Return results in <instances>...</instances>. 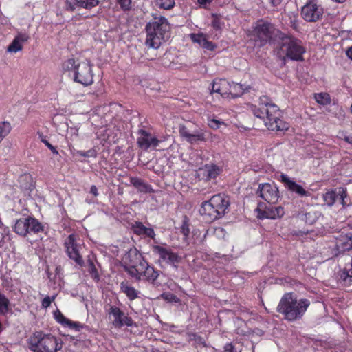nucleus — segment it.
<instances>
[{"instance_id":"nucleus-1","label":"nucleus","mask_w":352,"mask_h":352,"mask_svg":"<svg viewBox=\"0 0 352 352\" xmlns=\"http://www.w3.org/2000/svg\"><path fill=\"white\" fill-rule=\"evenodd\" d=\"M124 269L137 281L146 280L154 283L160 276L159 271L148 264L135 248H131L123 256Z\"/></svg>"},{"instance_id":"nucleus-14","label":"nucleus","mask_w":352,"mask_h":352,"mask_svg":"<svg viewBox=\"0 0 352 352\" xmlns=\"http://www.w3.org/2000/svg\"><path fill=\"white\" fill-rule=\"evenodd\" d=\"M160 140L155 136H153L151 133L144 129H140L138 131L137 144L140 148L147 151L150 147H157L159 146Z\"/></svg>"},{"instance_id":"nucleus-60","label":"nucleus","mask_w":352,"mask_h":352,"mask_svg":"<svg viewBox=\"0 0 352 352\" xmlns=\"http://www.w3.org/2000/svg\"><path fill=\"white\" fill-rule=\"evenodd\" d=\"M350 110H352V104L351 105V109Z\"/></svg>"},{"instance_id":"nucleus-29","label":"nucleus","mask_w":352,"mask_h":352,"mask_svg":"<svg viewBox=\"0 0 352 352\" xmlns=\"http://www.w3.org/2000/svg\"><path fill=\"white\" fill-rule=\"evenodd\" d=\"M189 341L192 342L198 352H207L208 345L204 338L197 333L189 334Z\"/></svg>"},{"instance_id":"nucleus-44","label":"nucleus","mask_w":352,"mask_h":352,"mask_svg":"<svg viewBox=\"0 0 352 352\" xmlns=\"http://www.w3.org/2000/svg\"><path fill=\"white\" fill-rule=\"evenodd\" d=\"M65 327H68L71 329H74L77 331H79L84 327V324L80 323V322H76L69 320Z\"/></svg>"},{"instance_id":"nucleus-52","label":"nucleus","mask_w":352,"mask_h":352,"mask_svg":"<svg viewBox=\"0 0 352 352\" xmlns=\"http://www.w3.org/2000/svg\"><path fill=\"white\" fill-rule=\"evenodd\" d=\"M308 234V232H305L302 230H293L291 232V234L294 236L296 237H302L305 235H307Z\"/></svg>"},{"instance_id":"nucleus-43","label":"nucleus","mask_w":352,"mask_h":352,"mask_svg":"<svg viewBox=\"0 0 352 352\" xmlns=\"http://www.w3.org/2000/svg\"><path fill=\"white\" fill-rule=\"evenodd\" d=\"M213 18L212 21V26L217 30H221L223 23L221 21V18L216 14H212Z\"/></svg>"},{"instance_id":"nucleus-28","label":"nucleus","mask_w":352,"mask_h":352,"mask_svg":"<svg viewBox=\"0 0 352 352\" xmlns=\"http://www.w3.org/2000/svg\"><path fill=\"white\" fill-rule=\"evenodd\" d=\"M120 290L124 293L130 301H133L139 297L140 292L131 286L128 281H122L120 283Z\"/></svg>"},{"instance_id":"nucleus-40","label":"nucleus","mask_w":352,"mask_h":352,"mask_svg":"<svg viewBox=\"0 0 352 352\" xmlns=\"http://www.w3.org/2000/svg\"><path fill=\"white\" fill-rule=\"evenodd\" d=\"M190 220L187 216H184L182 221V224L180 228L181 233L186 237H188L190 234Z\"/></svg>"},{"instance_id":"nucleus-53","label":"nucleus","mask_w":352,"mask_h":352,"mask_svg":"<svg viewBox=\"0 0 352 352\" xmlns=\"http://www.w3.org/2000/svg\"><path fill=\"white\" fill-rule=\"evenodd\" d=\"M340 135L346 142L352 144V137L346 135L344 131L340 132Z\"/></svg>"},{"instance_id":"nucleus-21","label":"nucleus","mask_w":352,"mask_h":352,"mask_svg":"<svg viewBox=\"0 0 352 352\" xmlns=\"http://www.w3.org/2000/svg\"><path fill=\"white\" fill-rule=\"evenodd\" d=\"M336 248L339 253H344L352 249V234H340L336 238Z\"/></svg>"},{"instance_id":"nucleus-13","label":"nucleus","mask_w":352,"mask_h":352,"mask_svg":"<svg viewBox=\"0 0 352 352\" xmlns=\"http://www.w3.org/2000/svg\"><path fill=\"white\" fill-rule=\"evenodd\" d=\"M107 313L109 318L112 316V324L116 328H121L123 326L132 327L133 320L131 317L126 315L118 307L111 305Z\"/></svg>"},{"instance_id":"nucleus-22","label":"nucleus","mask_w":352,"mask_h":352,"mask_svg":"<svg viewBox=\"0 0 352 352\" xmlns=\"http://www.w3.org/2000/svg\"><path fill=\"white\" fill-rule=\"evenodd\" d=\"M30 38L25 33H19L8 47L7 51L10 53H16L23 50V44Z\"/></svg>"},{"instance_id":"nucleus-48","label":"nucleus","mask_w":352,"mask_h":352,"mask_svg":"<svg viewBox=\"0 0 352 352\" xmlns=\"http://www.w3.org/2000/svg\"><path fill=\"white\" fill-rule=\"evenodd\" d=\"M56 296H53L52 297L46 296L45 297L42 302H41V306L43 308L47 309L51 305V303L55 300Z\"/></svg>"},{"instance_id":"nucleus-16","label":"nucleus","mask_w":352,"mask_h":352,"mask_svg":"<svg viewBox=\"0 0 352 352\" xmlns=\"http://www.w3.org/2000/svg\"><path fill=\"white\" fill-rule=\"evenodd\" d=\"M153 252L159 256L160 260L174 267H177L180 261L178 254L173 252L170 249L160 245H155Z\"/></svg>"},{"instance_id":"nucleus-46","label":"nucleus","mask_w":352,"mask_h":352,"mask_svg":"<svg viewBox=\"0 0 352 352\" xmlns=\"http://www.w3.org/2000/svg\"><path fill=\"white\" fill-rule=\"evenodd\" d=\"M208 124L210 128L213 129H217L220 127L221 124H224V122H221L217 119H210L208 120Z\"/></svg>"},{"instance_id":"nucleus-49","label":"nucleus","mask_w":352,"mask_h":352,"mask_svg":"<svg viewBox=\"0 0 352 352\" xmlns=\"http://www.w3.org/2000/svg\"><path fill=\"white\" fill-rule=\"evenodd\" d=\"M202 47L210 51H213L216 48V45L211 41L206 40L202 45Z\"/></svg>"},{"instance_id":"nucleus-31","label":"nucleus","mask_w":352,"mask_h":352,"mask_svg":"<svg viewBox=\"0 0 352 352\" xmlns=\"http://www.w3.org/2000/svg\"><path fill=\"white\" fill-rule=\"evenodd\" d=\"M83 267L87 268V272H89L91 277L96 281H98L100 279V275L95 265L94 261L90 256H88L87 265L85 264Z\"/></svg>"},{"instance_id":"nucleus-7","label":"nucleus","mask_w":352,"mask_h":352,"mask_svg":"<svg viewBox=\"0 0 352 352\" xmlns=\"http://www.w3.org/2000/svg\"><path fill=\"white\" fill-rule=\"evenodd\" d=\"M65 71L73 72L74 80L84 86L91 85L94 74L91 65L89 62H78L74 58L65 60L63 64Z\"/></svg>"},{"instance_id":"nucleus-6","label":"nucleus","mask_w":352,"mask_h":352,"mask_svg":"<svg viewBox=\"0 0 352 352\" xmlns=\"http://www.w3.org/2000/svg\"><path fill=\"white\" fill-rule=\"evenodd\" d=\"M28 343L32 352H57L62 348V342L56 336L41 331L34 333Z\"/></svg>"},{"instance_id":"nucleus-23","label":"nucleus","mask_w":352,"mask_h":352,"mask_svg":"<svg viewBox=\"0 0 352 352\" xmlns=\"http://www.w3.org/2000/svg\"><path fill=\"white\" fill-rule=\"evenodd\" d=\"M204 179L210 181L214 179L221 173V168L214 164H207L200 169Z\"/></svg>"},{"instance_id":"nucleus-9","label":"nucleus","mask_w":352,"mask_h":352,"mask_svg":"<svg viewBox=\"0 0 352 352\" xmlns=\"http://www.w3.org/2000/svg\"><path fill=\"white\" fill-rule=\"evenodd\" d=\"M210 93H217L226 98L231 95L232 97L241 96L244 91L242 85L238 83H230L226 79H214L212 84Z\"/></svg>"},{"instance_id":"nucleus-57","label":"nucleus","mask_w":352,"mask_h":352,"mask_svg":"<svg viewBox=\"0 0 352 352\" xmlns=\"http://www.w3.org/2000/svg\"><path fill=\"white\" fill-rule=\"evenodd\" d=\"M212 1V0H197V2L200 5H206L208 3H210Z\"/></svg>"},{"instance_id":"nucleus-4","label":"nucleus","mask_w":352,"mask_h":352,"mask_svg":"<svg viewBox=\"0 0 352 352\" xmlns=\"http://www.w3.org/2000/svg\"><path fill=\"white\" fill-rule=\"evenodd\" d=\"M229 204L224 195H214L210 200L201 204L199 214L206 223H210L225 214Z\"/></svg>"},{"instance_id":"nucleus-47","label":"nucleus","mask_w":352,"mask_h":352,"mask_svg":"<svg viewBox=\"0 0 352 352\" xmlns=\"http://www.w3.org/2000/svg\"><path fill=\"white\" fill-rule=\"evenodd\" d=\"M123 10H129L131 7V0H117Z\"/></svg>"},{"instance_id":"nucleus-59","label":"nucleus","mask_w":352,"mask_h":352,"mask_svg":"<svg viewBox=\"0 0 352 352\" xmlns=\"http://www.w3.org/2000/svg\"><path fill=\"white\" fill-rule=\"evenodd\" d=\"M270 2L273 6H276L280 4L281 0H270Z\"/></svg>"},{"instance_id":"nucleus-3","label":"nucleus","mask_w":352,"mask_h":352,"mask_svg":"<svg viewBox=\"0 0 352 352\" xmlns=\"http://www.w3.org/2000/svg\"><path fill=\"white\" fill-rule=\"evenodd\" d=\"M310 305L309 300H297L292 293H287L281 298L277 311L285 316L289 321L301 318Z\"/></svg>"},{"instance_id":"nucleus-54","label":"nucleus","mask_w":352,"mask_h":352,"mask_svg":"<svg viewBox=\"0 0 352 352\" xmlns=\"http://www.w3.org/2000/svg\"><path fill=\"white\" fill-rule=\"evenodd\" d=\"M43 142L45 143V144L54 153H57V151L56 149V148L52 146L50 143H49L47 140H43Z\"/></svg>"},{"instance_id":"nucleus-27","label":"nucleus","mask_w":352,"mask_h":352,"mask_svg":"<svg viewBox=\"0 0 352 352\" xmlns=\"http://www.w3.org/2000/svg\"><path fill=\"white\" fill-rule=\"evenodd\" d=\"M30 220V216L16 220L14 226V232L21 236H26L29 234Z\"/></svg>"},{"instance_id":"nucleus-41","label":"nucleus","mask_w":352,"mask_h":352,"mask_svg":"<svg viewBox=\"0 0 352 352\" xmlns=\"http://www.w3.org/2000/svg\"><path fill=\"white\" fill-rule=\"evenodd\" d=\"M190 36L194 43H198L201 47H202L204 43L207 39L204 34H191Z\"/></svg>"},{"instance_id":"nucleus-18","label":"nucleus","mask_w":352,"mask_h":352,"mask_svg":"<svg viewBox=\"0 0 352 352\" xmlns=\"http://www.w3.org/2000/svg\"><path fill=\"white\" fill-rule=\"evenodd\" d=\"M179 132L183 138L188 143L193 144L199 142H205L206 140L205 133L201 131H197L194 133H190L187 127L184 125H180Z\"/></svg>"},{"instance_id":"nucleus-56","label":"nucleus","mask_w":352,"mask_h":352,"mask_svg":"<svg viewBox=\"0 0 352 352\" xmlns=\"http://www.w3.org/2000/svg\"><path fill=\"white\" fill-rule=\"evenodd\" d=\"M120 107H121V105L119 104H117V103H112V102H111V103H109L108 104V107L110 109H117V108Z\"/></svg>"},{"instance_id":"nucleus-8","label":"nucleus","mask_w":352,"mask_h":352,"mask_svg":"<svg viewBox=\"0 0 352 352\" xmlns=\"http://www.w3.org/2000/svg\"><path fill=\"white\" fill-rule=\"evenodd\" d=\"M253 32L256 42L261 47L280 39L283 33L272 23L262 19L256 22Z\"/></svg>"},{"instance_id":"nucleus-50","label":"nucleus","mask_w":352,"mask_h":352,"mask_svg":"<svg viewBox=\"0 0 352 352\" xmlns=\"http://www.w3.org/2000/svg\"><path fill=\"white\" fill-rule=\"evenodd\" d=\"M222 352H237L235 346L232 344V343H227L223 346V350Z\"/></svg>"},{"instance_id":"nucleus-55","label":"nucleus","mask_w":352,"mask_h":352,"mask_svg":"<svg viewBox=\"0 0 352 352\" xmlns=\"http://www.w3.org/2000/svg\"><path fill=\"white\" fill-rule=\"evenodd\" d=\"M90 193L96 197L98 195V188L95 185H92L90 188Z\"/></svg>"},{"instance_id":"nucleus-51","label":"nucleus","mask_w":352,"mask_h":352,"mask_svg":"<svg viewBox=\"0 0 352 352\" xmlns=\"http://www.w3.org/2000/svg\"><path fill=\"white\" fill-rule=\"evenodd\" d=\"M339 195H340V203L343 206V207H345L346 206V202L344 201V199L347 196L346 190H344L342 189Z\"/></svg>"},{"instance_id":"nucleus-39","label":"nucleus","mask_w":352,"mask_h":352,"mask_svg":"<svg viewBox=\"0 0 352 352\" xmlns=\"http://www.w3.org/2000/svg\"><path fill=\"white\" fill-rule=\"evenodd\" d=\"M54 318L57 322H58L65 327H66L69 320L67 318L59 309H57L55 311H54Z\"/></svg>"},{"instance_id":"nucleus-2","label":"nucleus","mask_w":352,"mask_h":352,"mask_svg":"<svg viewBox=\"0 0 352 352\" xmlns=\"http://www.w3.org/2000/svg\"><path fill=\"white\" fill-rule=\"evenodd\" d=\"M152 16L153 19L145 27V44L148 47L158 49L170 37V26L168 19L164 16L157 14Z\"/></svg>"},{"instance_id":"nucleus-33","label":"nucleus","mask_w":352,"mask_h":352,"mask_svg":"<svg viewBox=\"0 0 352 352\" xmlns=\"http://www.w3.org/2000/svg\"><path fill=\"white\" fill-rule=\"evenodd\" d=\"M11 310L10 300L0 292V314L6 316Z\"/></svg>"},{"instance_id":"nucleus-26","label":"nucleus","mask_w":352,"mask_h":352,"mask_svg":"<svg viewBox=\"0 0 352 352\" xmlns=\"http://www.w3.org/2000/svg\"><path fill=\"white\" fill-rule=\"evenodd\" d=\"M131 229L134 234L138 236L144 235L151 239H154L155 236V233L153 228L146 227L140 221H135L133 223Z\"/></svg>"},{"instance_id":"nucleus-5","label":"nucleus","mask_w":352,"mask_h":352,"mask_svg":"<svg viewBox=\"0 0 352 352\" xmlns=\"http://www.w3.org/2000/svg\"><path fill=\"white\" fill-rule=\"evenodd\" d=\"M279 40L280 43L276 50V54L280 60H285L286 58L295 60L302 59V54L305 52V49L300 40L291 34L285 33H283Z\"/></svg>"},{"instance_id":"nucleus-30","label":"nucleus","mask_w":352,"mask_h":352,"mask_svg":"<svg viewBox=\"0 0 352 352\" xmlns=\"http://www.w3.org/2000/svg\"><path fill=\"white\" fill-rule=\"evenodd\" d=\"M340 278L345 284L352 283V258L349 263L346 264L344 270L340 274Z\"/></svg>"},{"instance_id":"nucleus-42","label":"nucleus","mask_w":352,"mask_h":352,"mask_svg":"<svg viewBox=\"0 0 352 352\" xmlns=\"http://www.w3.org/2000/svg\"><path fill=\"white\" fill-rule=\"evenodd\" d=\"M260 102L262 108H275L276 105L273 103L270 98L266 96H262L260 98Z\"/></svg>"},{"instance_id":"nucleus-35","label":"nucleus","mask_w":352,"mask_h":352,"mask_svg":"<svg viewBox=\"0 0 352 352\" xmlns=\"http://www.w3.org/2000/svg\"><path fill=\"white\" fill-rule=\"evenodd\" d=\"M155 5L161 9L170 10L175 6L174 0H153Z\"/></svg>"},{"instance_id":"nucleus-15","label":"nucleus","mask_w":352,"mask_h":352,"mask_svg":"<svg viewBox=\"0 0 352 352\" xmlns=\"http://www.w3.org/2000/svg\"><path fill=\"white\" fill-rule=\"evenodd\" d=\"M322 8L314 2L307 3L301 10L302 18L309 22L318 21L322 16Z\"/></svg>"},{"instance_id":"nucleus-34","label":"nucleus","mask_w":352,"mask_h":352,"mask_svg":"<svg viewBox=\"0 0 352 352\" xmlns=\"http://www.w3.org/2000/svg\"><path fill=\"white\" fill-rule=\"evenodd\" d=\"M12 130V126L8 122H0V143L8 135Z\"/></svg>"},{"instance_id":"nucleus-36","label":"nucleus","mask_w":352,"mask_h":352,"mask_svg":"<svg viewBox=\"0 0 352 352\" xmlns=\"http://www.w3.org/2000/svg\"><path fill=\"white\" fill-rule=\"evenodd\" d=\"M337 198L338 195L334 190L328 191L323 195L324 202L329 206L334 204Z\"/></svg>"},{"instance_id":"nucleus-11","label":"nucleus","mask_w":352,"mask_h":352,"mask_svg":"<svg viewBox=\"0 0 352 352\" xmlns=\"http://www.w3.org/2000/svg\"><path fill=\"white\" fill-rule=\"evenodd\" d=\"M254 116L261 119L265 126L270 131H285L289 129V125L278 116H274L272 111H254Z\"/></svg>"},{"instance_id":"nucleus-25","label":"nucleus","mask_w":352,"mask_h":352,"mask_svg":"<svg viewBox=\"0 0 352 352\" xmlns=\"http://www.w3.org/2000/svg\"><path fill=\"white\" fill-rule=\"evenodd\" d=\"M129 181L131 185H132L135 188H136L138 191L140 192L145 194L155 192V190L153 188L152 186L146 183L140 177H130Z\"/></svg>"},{"instance_id":"nucleus-20","label":"nucleus","mask_w":352,"mask_h":352,"mask_svg":"<svg viewBox=\"0 0 352 352\" xmlns=\"http://www.w3.org/2000/svg\"><path fill=\"white\" fill-rule=\"evenodd\" d=\"M98 3V0H66V9L69 11H74L77 7L91 9Z\"/></svg>"},{"instance_id":"nucleus-37","label":"nucleus","mask_w":352,"mask_h":352,"mask_svg":"<svg viewBox=\"0 0 352 352\" xmlns=\"http://www.w3.org/2000/svg\"><path fill=\"white\" fill-rule=\"evenodd\" d=\"M250 169L255 173H269L272 171V167L269 164L259 166L255 163L250 164Z\"/></svg>"},{"instance_id":"nucleus-17","label":"nucleus","mask_w":352,"mask_h":352,"mask_svg":"<svg viewBox=\"0 0 352 352\" xmlns=\"http://www.w3.org/2000/svg\"><path fill=\"white\" fill-rule=\"evenodd\" d=\"M278 180L284 184L287 190L296 194L300 197H309L311 195L308 190H306L301 185L292 180L287 175L282 173Z\"/></svg>"},{"instance_id":"nucleus-10","label":"nucleus","mask_w":352,"mask_h":352,"mask_svg":"<svg viewBox=\"0 0 352 352\" xmlns=\"http://www.w3.org/2000/svg\"><path fill=\"white\" fill-rule=\"evenodd\" d=\"M78 235L72 233L69 234L64 241V248L67 256L73 260L76 265L82 267L85 265V261L81 255L82 245L78 243Z\"/></svg>"},{"instance_id":"nucleus-32","label":"nucleus","mask_w":352,"mask_h":352,"mask_svg":"<svg viewBox=\"0 0 352 352\" xmlns=\"http://www.w3.org/2000/svg\"><path fill=\"white\" fill-rule=\"evenodd\" d=\"M30 225L29 226V234H38L44 231V226L35 217L30 216Z\"/></svg>"},{"instance_id":"nucleus-58","label":"nucleus","mask_w":352,"mask_h":352,"mask_svg":"<svg viewBox=\"0 0 352 352\" xmlns=\"http://www.w3.org/2000/svg\"><path fill=\"white\" fill-rule=\"evenodd\" d=\"M346 53L349 58L352 60V46L347 50Z\"/></svg>"},{"instance_id":"nucleus-24","label":"nucleus","mask_w":352,"mask_h":352,"mask_svg":"<svg viewBox=\"0 0 352 352\" xmlns=\"http://www.w3.org/2000/svg\"><path fill=\"white\" fill-rule=\"evenodd\" d=\"M97 139H98L101 143L111 144L112 142H116L118 140L116 134L113 133V130L110 127L100 128L96 132Z\"/></svg>"},{"instance_id":"nucleus-19","label":"nucleus","mask_w":352,"mask_h":352,"mask_svg":"<svg viewBox=\"0 0 352 352\" xmlns=\"http://www.w3.org/2000/svg\"><path fill=\"white\" fill-rule=\"evenodd\" d=\"M258 217L260 219H276L282 217L284 214V208L281 206L265 208L264 210L258 208Z\"/></svg>"},{"instance_id":"nucleus-45","label":"nucleus","mask_w":352,"mask_h":352,"mask_svg":"<svg viewBox=\"0 0 352 352\" xmlns=\"http://www.w3.org/2000/svg\"><path fill=\"white\" fill-rule=\"evenodd\" d=\"M78 154L84 157H95L96 156V151L90 149L87 151H78Z\"/></svg>"},{"instance_id":"nucleus-38","label":"nucleus","mask_w":352,"mask_h":352,"mask_svg":"<svg viewBox=\"0 0 352 352\" xmlns=\"http://www.w3.org/2000/svg\"><path fill=\"white\" fill-rule=\"evenodd\" d=\"M316 102L320 104L325 105L331 102V98L327 93H319L315 94Z\"/></svg>"},{"instance_id":"nucleus-12","label":"nucleus","mask_w":352,"mask_h":352,"mask_svg":"<svg viewBox=\"0 0 352 352\" xmlns=\"http://www.w3.org/2000/svg\"><path fill=\"white\" fill-rule=\"evenodd\" d=\"M257 193L262 199L270 204H276L280 197L278 188L274 183L259 184Z\"/></svg>"}]
</instances>
